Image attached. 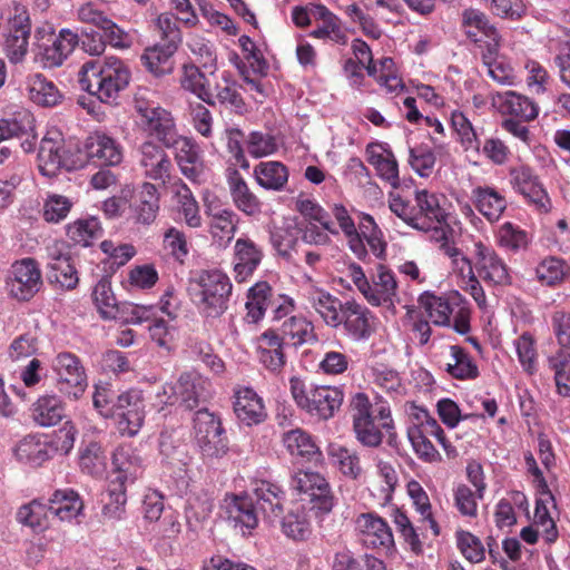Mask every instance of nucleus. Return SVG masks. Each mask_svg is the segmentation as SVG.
<instances>
[{
  "mask_svg": "<svg viewBox=\"0 0 570 570\" xmlns=\"http://www.w3.org/2000/svg\"><path fill=\"white\" fill-rule=\"evenodd\" d=\"M130 78L127 65L114 56L86 61L78 72L80 88L105 104L116 101Z\"/></svg>",
  "mask_w": 570,
  "mask_h": 570,
  "instance_id": "nucleus-1",
  "label": "nucleus"
},
{
  "mask_svg": "<svg viewBox=\"0 0 570 570\" xmlns=\"http://www.w3.org/2000/svg\"><path fill=\"white\" fill-rule=\"evenodd\" d=\"M196 286L194 297L202 314L215 318L227 309L233 286L225 273L218 269L203 271Z\"/></svg>",
  "mask_w": 570,
  "mask_h": 570,
  "instance_id": "nucleus-2",
  "label": "nucleus"
},
{
  "mask_svg": "<svg viewBox=\"0 0 570 570\" xmlns=\"http://www.w3.org/2000/svg\"><path fill=\"white\" fill-rule=\"evenodd\" d=\"M24 153L33 151L37 145L35 118L28 111L17 114L12 119H0V164L10 158L17 141Z\"/></svg>",
  "mask_w": 570,
  "mask_h": 570,
  "instance_id": "nucleus-3",
  "label": "nucleus"
},
{
  "mask_svg": "<svg viewBox=\"0 0 570 570\" xmlns=\"http://www.w3.org/2000/svg\"><path fill=\"white\" fill-rule=\"evenodd\" d=\"M292 490L298 494H305L311 504V509L316 514H328L335 507L336 499L328 481L318 472L309 470H298L289 481Z\"/></svg>",
  "mask_w": 570,
  "mask_h": 570,
  "instance_id": "nucleus-4",
  "label": "nucleus"
},
{
  "mask_svg": "<svg viewBox=\"0 0 570 570\" xmlns=\"http://www.w3.org/2000/svg\"><path fill=\"white\" fill-rule=\"evenodd\" d=\"M79 45V36L70 29L63 28L57 35L53 32L38 38L35 59L43 68L60 67Z\"/></svg>",
  "mask_w": 570,
  "mask_h": 570,
  "instance_id": "nucleus-5",
  "label": "nucleus"
},
{
  "mask_svg": "<svg viewBox=\"0 0 570 570\" xmlns=\"http://www.w3.org/2000/svg\"><path fill=\"white\" fill-rule=\"evenodd\" d=\"M350 410L353 428H393L390 404L381 396L371 403L365 393H356L351 400Z\"/></svg>",
  "mask_w": 570,
  "mask_h": 570,
  "instance_id": "nucleus-6",
  "label": "nucleus"
},
{
  "mask_svg": "<svg viewBox=\"0 0 570 570\" xmlns=\"http://www.w3.org/2000/svg\"><path fill=\"white\" fill-rule=\"evenodd\" d=\"M42 286L41 272L33 258L14 262L7 278L10 295L18 301H29Z\"/></svg>",
  "mask_w": 570,
  "mask_h": 570,
  "instance_id": "nucleus-7",
  "label": "nucleus"
},
{
  "mask_svg": "<svg viewBox=\"0 0 570 570\" xmlns=\"http://www.w3.org/2000/svg\"><path fill=\"white\" fill-rule=\"evenodd\" d=\"M61 393L79 399L87 387V375L80 360L72 353H59L53 361Z\"/></svg>",
  "mask_w": 570,
  "mask_h": 570,
  "instance_id": "nucleus-8",
  "label": "nucleus"
},
{
  "mask_svg": "<svg viewBox=\"0 0 570 570\" xmlns=\"http://www.w3.org/2000/svg\"><path fill=\"white\" fill-rule=\"evenodd\" d=\"M135 109L140 115L145 129L155 135L165 147L175 144V139L179 136L169 111L138 99H136Z\"/></svg>",
  "mask_w": 570,
  "mask_h": 570,
  "instance_id": "nucleus-9",
  "label": "nucleus"
},
{
  "mask_svg": "<svg viewBox=\"0 0 570 570\" xmlns=\"http://www.w3.org/2000/svg\"><path fill=\"white\" fill-rule=\"evenodd\" d=\"M31 23L24 8L16 7L14 14L9 19L8 33L3 42V51L11 63L21 62L29 47Z\"/></svg>",
  "mask_w": 570,
  "mask_h": 570,
  "instance_id": "nucleus-10",
  "label": "nucleus"
},
{
  "mask_svg": "<svg viewBox=\"0 0 570 570\" xmlns=\"http://www.w3.org/2000/svg\"><path fill=\"white\" fill-rule=\"evenodd\" d=\"M360 541L367 548L390 551L394 548V538L389 524L374 513H362L355 520Z\"/></svg>",
  "mask_w": 570,
  "mask_h": 570,
  "instance_id": "nucleus-11",
  "label": "nucleus"
},
{
  "mask_svg": "<svg viewBox=\"0 0 570 570\" xmlns=\"http://www.w3.org/2000/svg\"><path fill=\"white\" fill-rule=\"evenodd\" d=\"M138 151V165L144 177L166 185L170 180L174 166L164 148L153 141H145Z\"/></svg>",
  "mask_w": 570,
  "mask_h": 570,
  "instance_id": "nucleus-12",
  "label": "nucleus"
},
{
  "mask_svg": "<svg viewBox=\"0 0 570 570\" xmlns=\"http://www.w3.org/2000/svg\"><path fill=\"white\" fill-rule=\"evenodd\" d=\"M340 318V326L344 327L346 335L353 341H366L375 332L371 311L355 299L344 302Z\"/></svg>",
  "mask_w": 570,
  "mask_h": 570,
  "instance_id": "nucleus-13",
  "label": "nucleus"
},
{
  "mask_svg": "<svg viewBox=\"0 0 570 570\" xmlns=\"http://www.w3.org/2000/svg\"><path fill=\"white\" fill-rule=\"evenodd\" d=\"M510 183L513 189L524 196L537 210L550 212V198L531 168L527 166L511 168Z\"/></svg>",
  "mask_w": 570,
  "mask_h": 570,
  "instance_id": "nucleus-14",
  "label": "nucleus"
},
{
  "mask_svg": "<svg viewBox=\"0 0 570 570\" xmlns=\"http://www.w3.org/2000/svg\"><path fill=\"white\" fill-rule=\"evenodd\" d=\"M83 153L91 164L100 167L117 166L122 161V148L112 137L96 131L87 137Z\"/></svg>",
  "mask_w": 570,
  "mask_h": 570,
  "instance_id": "nucleus-15",
  "label": "nucleus"
},
{
  "mask_svg": "<svg viewBox=\"0 0 570 570\" xmlns=\"http://www.w3.org/2000/svg\"><path fill=\"white\" fill-rule=\"evenodd\" d=\"M205 214L209 219V233L213 238L229 243L237 230L238 215L218 199L205 202Z\"/></svg>",
  "mask_w": 570,
  "mask_h": 570,
  "instance_id": "nucleus-16",
  "label": "nucleus"
},
{
  "mask_svg": "<svg viewBox=\"0 0 570 570\" xmlns=\"http://www.w3.org/2000/svg\"><path fill=\"white\" fill-rule=\"evenodd\" d=\"M475 268L479 276L493 285H508L511 283L509 268L503 259L490 247L482 243L475 245Z\"/></svg>",
  "mask_w": 570,
  "mask_h": 570,
  "instance_id": "nucleus-17",
  "label": "nucleus"
},
{
  "mask_svg": "<svg viewBox=\"0 0 570 570\" xmlns=\"http://www.w3.org/2000/svg\"><path fill=\"white\" fill-rule=\"evenodd\" d=\"M255 505L258 512L269 523L277 521L283 513L284 491L275 483L266 480L253 482Z\"/></svg>",
  "mask_w": 570,
  "mask_h": 570,
  "instance_id": "nucleus-18",
  "label": "nucleus"
},
{
  "mask_svg": "<svg viewBox=\"0 0 570 570\" xmlns=\"http://www.w3.org/2000/svg\"><path fill=\"white\" fill-rule=\"evenodd\" d=\"M159 193L156 185L145 181L132 196L129 205L130 218L135 224L150 225L159 212Z\"/></svg>",
  "mask_w": 570,
  "mask_h": 570,
  "instance_id": "nucleus-19",
  "label": "nucleus"
},
{
  "mask_svg": "<svg viewBox=\"0 0 570 570\" xmlns=\"http://www.w3.org/2000/svg\"><path fill=\"white\" fill-rule=\"evenodd\" d=\"M203 385L200 377L191 373H183L176 385H164L163 394L167 396L165 403L174 404L179 400L186 410H193L203 396ZM160 401L164 402V400Z\"/></svg>",
  "mask_w": 570,
  "mask_h": 570,
  "instance_id": "nucleus-20",
  "label": "nucleus"
},
{
  "mask_svg": "<svg viewBox=\"0 0 570 570\" xmlns=\"http://www.w3.org/2000/svg\"><path fill=\"white\" fill-rule=\"evenodd\" d=\"M114 407L111 417L116 420V423L126 424L128 428H141L145 405L140 391L129 390L119 394Z\"/></svg>",
  "mask_w": 570,
  "mask_h": 570,
  "instance_id": "nucleus-21",
  "label": "nucleus"
},
{
  "mask_svg": "<svg viewBox=\"0 0 570 570\" xmlns=\"http://www.w3.org/2000/svg\"><path fill=\"white\" fill-rule=\"evenodd\" d=\"M168 148H175L176 161L181 174L190 180H197L204 171V160L196 141L191 138L179 136L175 139V144L169 145Z\"/></svg>",
  "mask_w": 570,
  "mask_h": 570,
  "instance_id": "nucleus-22",
  "label": "nucleus"
},
{
  "mask_svg": "<svg viewBox=\"0 0 570 570\" xmlns=\"http://www.w3.org/2000/svg\"><path fill=\"white\" fill-rule=\"evenodd\" d=\"M141 459L128 448H118L112 455V479L109 483H117L121 488L134 483L142 474Z\"/></svg>",
  "mask_w": 570,
  "mask_h": 570,
  "instance_id": "nucleus-23",
  "label": "nucleus"
},
{
  "mask_svg": "<svg viewBox=\"0 0 570 570\" xmlns=\"http://www.w3.org/2000/svg\"><path fill=\"white\" fill-rule=\"evenodd\" d=\"M343 402V392L332 386H311L309 404L306 411L321 420L334 416Z\"/></svg>",
  "mask_w": 570,
  "mask_h": 570,
  "instance_id": "nucleus-24",
  "label": "nucleus"
},
{
  "mask_svg": "<svg viewBox=\"0 0 570 570\" xmlns=\"http://www.w3.org/2000/svg\"><path fill=\"white\" fill-rule=\"evenodd\" d=\"M239 88L240 86L232 78L230 73L223 72L216 78L214 86L209 87L210 98L205 100V102L210 106H215L218 102L236 112H243L245 102Z\"/></svg>",
  "mask_w": 570,
  "mask_h": 570,
  "instance_id": "nucleus-25",
  "label": "nucleus"
},
{
  "mask_svg": "<svg viewBox=\"0 0 570 570\" xmlns=\"http://www.w3.org/2000/svg\"><path fill=\"white\" fill-rule=\"evenodd\" d=\"M234 412L247 426L261 424L267 416L262 399L250 387H243L235 393Z\"/></svg>",
  "mask_w": 570,
  "mask_h": 570,
  "instance_id": "nucleus-26",
  "label": "nucleus"
},
{
  "mask_svg": "<svg viewBox=\"0 0 570 570\" xmlns=\"http://www.w3.org/2000/svg\"><path fill=\"white\" fill-rule=\"evenodd\" d=\"M235 278L246 281L258 267L263 258L262 249L249 238H238L234 246Z\"/></svg>",
  "mask_w": 570,
  "mask_h": 570,
  "instance_id": "nucleus-27",
  "label": "nucleus"
},
{
  "mask_svg": "<svg viewBox=\"0 0 570 570\" xmlns=\"http://www.w3.org/2000/svg\"><path fill=\"white\" fill-rule=\"evenodd\" d=\"M372 279L373 284H370V291L365 296L366 301L373 306L393 304L397 293V283L392 271L379 264Z\"/></svg>",
  "mask_w": 570,
  "mask_h": 570,
  "instance_id": "nucleus-28",
  "label": "nucleus"
},
{
  "mask_svg": "<svg viewBox=\"0 0 570 570\" xmlns=\"http://www.w3.org/2000/svg\"><path fill=\"white\" fill-rule=\"evenodd\" d=\"M32 417L42 428H50L60 423L66 426L70 423L63 403L55 395L39 397L32 405Z\"/></svg>",
  "mask_w": 570,
  "mask_h": 570,
  "instance_id": "nucleus-29",
  "label": "nucleus"
},
{
  "mask_svg": "<svg viewBox=\"0 0 570 570\" xmlns=\"http://www.w3.org/2000/svg\"><path fill=\"white\" fill-rule=\"evenodd\" d=\"M227 183L232 199L240 212L248 216H254L261 212L259 199L250 191L237 169L228 171Z\"/></svg>",
  "mask_w": 570,
  "mask_h": 570,
  "instance_id": "nucleus-30",
  "label": "nucleus"
},
{
  "mask_svg": "<svg viewBox=\"0 0 570 570\" xmlns=\"http://www.w3.org/2000/svg\"><path fill=\"white\" fill-rule=\"evenodd\" d=\"M66 166L61 140L43 138L38 153V167L40 173L43 176L53 177Z\"/></svg>",
  "mask_w": 570,
  "mask_h": 570,
  "instance_id": "nucleus-31",
  "label": "nucleus"
},
{
  "mask_svg": "<svg viewBox=\"0 0 570 570\" xmlns=\"http://www.w3.org/2000/svg\"><path fill=\"white\" fill-rule=\"evenodd\" d=\"M47 505L50 515L60 521H71L82 510V502L72 490H57Z\"/></svg>",
  "mask_w": 570,
  "mask_h": 570,
  "instance_id": "nucleus-32",
  "label": "nucleus"
},
{
  "mask_svg": "<svg viewBox=\"0 0 570 570\" xmlns=\"http://www.w3.org/2000/svg\"><path fill=\"white\" fill-rule=\"evenodd\" d=\"M279 331L286 344L292 346L313 344L317 341L314 325L303 316H291L285 320Z\"/></svg>",
  "mask_w": 570,
  "mask_h": 570,
  "instance_id": "nucleus-33",
  "label": "nucleus"
},
{
  "mask_svg": "<svg viewBox=\"0 0 570 570\" xmlns=\"http://www.w3.org/2000/svg\"><path fill=\"white\" fill-rule=\"evenodd\" d=\"M16 455L21 462L33 466L41 465L50 458L45 433L36 432L27 435L17 445Z\"/></svg>",
  "mask_w": 570,
  "mask_h": 570,
  "instance_id": "nucleus-34",
  "label": "nucleus"
},
{
  "mask_svg": "<svg viewBox=\"0 0 570 570\" xmlns=\"http://www.w3.org/2000/svg\"><path fill=\"white\" fill-rule=\"evenodd\" d=\"M176 51L177 48L157 43L154 47L145 49L141 60L149 72L156 77H161L173 72V56Z\"/></svg>",
  "mask_w": 570,
  "mask_h": 570,
  "instance_id": "nucleus-35",
  "label": "nucleus"
},
{
  "mask_svg": "<svg viewBox=\"0 0 570 570\" xmlns=\"http://www.w3.org/2000/svg\"><path fill=\"white\" fill-rule=\"evenodd\" d=\"M228 519L237 528L239 527L243 533L245 530L250 531L258 524V510L253 501L248 497L235 495L227 508Z\"/></svg>",
  "mask_w": 570,
  "mask_h": 570,
  "instance_id": "nucleus-36",
  "label": "nucleus"
},
{
  "mask_svg": "<svg viewBox=\"0 0 570 570\" xmlns=\"http://www.w3.org/2000/svg\"><path fill=\"white\" fill-rule=\"evenodd\" d=\"M415 204L417 207V217L420 218V229H429L434 223H442L448 217L444 208L441 207L439 197L428 190L415 191Z\"/></svg>",
  "mask_w": 570,
  "mask_h": 570,
  "instance_id": "nucleus-37",
  "label": "nucleus"
},
{
  "mask_svg": "<svg viewBox=\"0 0 570 570\" xmlns=\"http://www.w3.org/2000/svg\"><path fill=\"white\" fill-rule=\"evenodd\" d=\"M330 463L345 478L357 480L362 474L360 458L356 452L337 443H331L327 448Z\"/></svg>",
  "mask_w": 570,
  "mask_h": 570,
  "instance_id": "nucleus-38",
  "label": "nucleus"
},
{
  "mask_svg": "<svg viewBox=\"0 0 570 570\" xmlns=\"http://www.w3.org/2000/svg\"><path fill=\"white\" fill-rule=\"evenodd\" d=\"M28 90L30 99L43 107L57 106L63 98L57 86L41 73L29 77Z\"/></svg>",
  "mask_w": 570,
  "mask_h": 570,
  "instance_id": "nucleus-39",
  "label": "nucleus"
},
{
  "mask_svg": "<svg viewBox=\"0 0 570 570\" xmlns=\"http://www.w3.org/2000/svg\"><path fill=\"white\" fill-rule=\"evenodd\" d=\"M257 184L268 190H282L288 180V170L279 161H261L254 168Z\"/></svg>",
  "mask_w": 570,
  "mask_h": 570,
  "instance_id": "nucleus-40",
  "label": "nucleus"
},
{
  "mask_svg": "<svg viewBox=\"0 0 570 570\" xmlns=\"http://www.w3.org/2000/svg\"><path fill=\"white\" fill-rule=\"evenodd\" d=\"M473 198L476 209L490 222H497L507 208L504 197L491 187H476Z\"/></svg>",
  "mask_w": 570,
  "mask_h": 570,
  "instance_id": "nucleus-41",
  "label": "nucleus"
},
{
  "mask_svg": "<svg viewBox=\"0 0 570 570\" xmlns=\"http://www.w3.org/2000/svg\"><path fill=\"white\" fill-rule=\"evenodd\" d=\"M283 442L293 456L307 461L317 460L321 456L318 446L305 430H289L284 434Z\"/></svg>",
  "mask_w": 570,
  "mask_h": 570,
  "instance_id": "nucleus-42",
  "label": "nucleus"
},
{
  "mask_svg": "<svg viewBox=\"0 0 570 570\" xmlns=\"http://www.w3.org/2000/svg\"><path fill=\"white\" fill-rule=\"evenodd\" d=\"M195 439L202 455L206 459L220 458L228 451L225 430H197Z\"/></svg>",
  "mask_w": 570,
  "mask_h": 570,
  "instance_id": "nucleus-43",
  "label": "nucleus"
},
{
  "mask_svg": "<svg viewBox=\"0 0 570 570\" xmlns=\"http://www.w3.org/2000/svg\"><path fill=\"white\" fill-rule=\"evenodd\" d=\"M309 303L328 326L335 328L340 326L344 302L326 292H316L311 295Z\"/></svg>",
  "mask_w": 570,
  "mask_h": 570,
  "instance_id": "nucleus-44",
  "label": "nucleus"
},
{
  "mask_svg": "<svg viewBox=\"0 0 570 570\" xmlns=\"http://www.w3.org/2000/svg\"><path fill=\"white\" fill-rule=\"evenodd\" d=\"M274 305L272 299V287L266 282L256 283L248 293L246 302L247 317L252 323L258 322L264 313Z\"/></svg>",
  "mask_w": 570,
  "mask_h": 570,
  "instance_id": "nucleus-45",
  "label": "nucleus"
},
{
  "mask_svg": "<svg viewBox=\"0 0 570 570\" xmlns=\"http://www.w3.org/2000/svg\"><path fill=\"white\" fill-rule=\"evenodd\" d=\"M462 26L468 28L466 37L474 42L480 41L478 32L488 39H495L497 28L490 23L488 17L480 10L469 8L462 12Z\"/></svg>",
  "mask_w": 570,
  "mask_h": 570,
  "instance_id": "nucleus-46",
  "label": "nucleus"
},
{
  "mask_svg": "<svg viewBox=\"0 0 570 570\" xmlns=\"http://www.w3.org/2000/svg\"><path fill=\"white\" fill-rule=\"evenodd\" d=\"M500 98L503 100L505 111L522 121H531L539 114L538 106L525 96L507 91Z\"/></svg>",
  "mask_w": 570,
  "mask_h": 570,
  "instance_id": "nucleus-47",
  "label": "nucleus"
},
{
  "mask_svg": "<svg viewBox=\"0 0 570 570\" xmlns=\"http://www.w3.org/2000/svg\"><path fill=\"white\" fill-rule=\"evenodd\" d=\"M297 212L308 220V223H317L323 229L328 230L333 235H337L338 230L331 220L330 214L314 199L298 197L296 200Z\"/></svg>",
  "mask_w": 570,
  "mask_h": 570,
  "instance_id": "nucleus-48",
  "label": "nucleus"
},
{
  "mask_svg": "<svg viewBox=\"0 0 570 570\" xmlns=\"http://www.w3.org/2000/svg\"><path fill=\"white\" fill-rule=\"evenodd\" d=\"M451 125L458 136V140L465 151H479L480 140L476 129L470 119L461 111H453L451 115Z\"/></svg>",
  "mask_w": 570,
  "mask_h": 570,
  "instance_id": "nucleus-49",
  "label": "nucleus"
},
{
  "mask_svg": "<svg viewBox=\"0 0 570 570\" xmlns=\"http://www.w3.org/2000/svg\"><path fill=\"white\" fill-rule=\"evenodd\" d=\"M282 532L292 540L304 541L312 533L311 524L303 509L289 511L281 521Z\"/></svg>",
  "mask_w": 570,
  "mask_h": 570,
  "instance_id": "nucleus-50",
  "label": "nucleus"
},
{
  "mask_svg": "<svg viewBox=\"0 0 570 570\" xmlns=\"http://www.w3.org/2000/svg\"><path fill=\"white\" fill-rule=\"evenodd\" d=\"M67 235L73 243L86 247L102 235V228L96 217H90L69 225Z\"/></svg>",
  "mask_w": 570,
  "mask_h": 570,
  "instance_id": "nucleus-51",
  "label": "nucleus"
},
{
  "mask_svg": "<svg viewBox=\"0 0 570 570\" xmlns=\"http://www.w3.org/2000/svg\"><path fill=\"white\" fill-rule=\"evenodd\" d=\"M368 163L373 165L377 175L387 181L393 188L400 187L399 165L391 150L385 154H375L368 151Z\"/></svg>",
  "mask_w": 570,
  "mask_h": 570,
  "instance_id": "nucleus-52",
  "label": "nucleus"
},
{
  "mask_svg": "<svg viewBox=\"0 0 570 570\" xmlns=\"http://www.w3.org/2000/svg\"><path fill=\"white\" fill-rule=\"evenodd\" d=\"M406 489L407 494L415 507V510L421 514L423 520L429 522L433 534L438 537L440 534V527L433 519L432 507L428 493L415 480L410 481L406 485Z\"/></svg>",
  "mask_w": 570,
  "mask_h": 570,
  "instance_id": "nucleus-53",
  "label": "nucleus"
},
{
  "mask_svg": "<svg viewBox=\"0 0 570 570\" xmlns=\"http://www.w3.org/2000/svg\"><path fill=\"white\" fill-rule=\"evenodd\" d=\"M450 350L453 362L446 364L448 373L459 380L475 379L478 367L465 350L458 345H452Z\"/></svg>",
  "mask_w": 570,
  "mask_h": 570,
  "instance_id": "nucleus-54",
  "label": "nucleus"
},
{
  "mask_svg": "<svg viewBox=\"0 0 570 570\" xmlns=\"http://www.w3.org/2000/svg\"><path fill=\"white\" fill-rule=\"evenodd\" d=\"M419 303L434 324H450L452 308L446 299L426 292L419 297Z\"/></svg>",
  "mask_w": 570,
  "mask_h": 570,
  "instance_id": "nucleus-55",
  "label": "nucleus"
},
{
  "mask_svg": "<svg viewBox=\"0 0 570 570\" xmlns=\"http://www.w3.org/2000/svg\"><path fill=\"white\" fill-rule=\"evenodd\" d=\"M49 515L48 505L33 500L19 509L17 520L35 531H42L47 528Z\"/></svg>",
  "mask_w": 570,
  "mask_h": 570,
  "instance_id": "nucleus-56",
  "label": "nucleus"
},
{
  "mask_svg": "<svg viewBox=\"0 0 570 570\" xmlns=\"http://www.w3.org/2000/svg\"><path fill=\"white\" fill-rule=\"evenodd\" d=\"M190 52L196 57L198 63L205 69H216V52L213 45L204 37L197 33H189L186 41Z\"/></svg>",
  "mask_w": 570,
  "mask_h": 570,
  "instance_id": "nucleus-57",
  "label": "nucleus"
},
{
  "mask_svg": "<svg viewBox=\"0 0 570 570\" xmlns=\"http://www.w3.org/2000/svg\"><path fill=\"white\" fill-rule=\"evenodd\" d=\"M107 497L108 501H106L102 507L104 518L112 521L121 520L126 513V489L117 483H109Z\"/></svg>",
  "mask_w": 570,
  "mask_h": 570,
  "instance_id": "nucleus-58",
  "label": "nucleus"
},
{
  "mask_svg": "<svg viewBox=\"0 0 570 570\" xmlns=\"http://www.w3.org/2000/svg\"><path fill=\"white\" fill-rule=\"evenodd\" d=\"M549 364L554 371V380L559 394L570 396V353L559 350L549 357Z\"/></svg>",
  "mask_w": 570,
  "mask_h": 570,
  "instance_id": "nucleus-59",
  "label": "nucleus"
},
{
  "mask_svg": "<svg viewBox=\"0 0 570 570\" xmlns=\"http://www.w3.org/2000/svg\"><path fill=\"white\" fill-rule=\"evenodd\" d=\"M175 196L180 206L186 224L193 228L199 227L202 225V217L199 215L198 204L189 187L186 184L180 183L177 186Z\"/></svg>",
  "mask_w": 570,
  "mask_h": 570,
  "instance_id": "nucleus-60",
  "label": "nucleus"
},
{
  "mask_svg": "<svg viewBox=\"0 0 570 570\" xmlns=\"http://www.w3.org/2000/svg\"><path fill=\"white\" fill-rule=\"evenodd\" d=\"M181 87L195 94L204 102L210 98L208 91L210 85L208 83L205 75L195 65H185L184 73L180 79Z\"/></svg>",
  "mask_w": 570,
  "mask_h": 570,
  "instance_id": "nucleus-61",
  "label": "nucleus"
},
{
  "mask_svg": "<svg viewBox=\"0 0 570 570\" xmlns=\"http://www.w3.org/2000/svg\"><path fill=\"white\" fill-rule=\"evenodd\" d=\"M298 228H278L271 234V242L279 256L291 262L298 246Z\"/></svg>",
  "mask_w": 570,
  "mask_h": 570,
  "instance_id": "nucleus-62",
  "label": "nucleus"
},
{
  "mask_svg": "<svg viewBox=\"0 0 570 570\" xmlns=\"http://www.w3.org/2000/svg\"><path fill=\"white\" fill-rule=\"evenodd\" d=\"M566 269L567 266L563 261L550 257L538 265L535 275L542 285L554 286L563 281Z\"/></svg>",
  "mask_w": 570,
  "mask_h": 570,
  "instance_id": "nucleus-63",
  "label": "nucleus"
},
{
  "mask_svg": "<svg viewBox=\"0 0 570 570\" xmlns=\"http://www.w3.org/2000/svg\"><path fill=\"white\" fill-rule=\"evenodd\" d=\"M81 470L90 475H101L106 466V458L100 445L90 442L80 453Z\"/></svg>",
  "mask_w": 570,
  "mask_h": 570,
  "instance_id": "nucleus-64",
  "label": "nucleus"
}]
</instances>
